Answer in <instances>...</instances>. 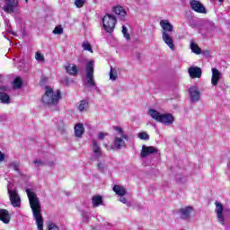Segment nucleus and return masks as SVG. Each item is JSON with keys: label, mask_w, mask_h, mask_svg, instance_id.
Returning <instances> with one entry per match:
<instances>
[{"label": "nucleus", "mask_w": 230, "mask_h": 230, "mask_svg": "<svg viewBox=\"0 0 230 230\" xmlns=\"http://www.w3.org/2000/svg\"><path fill=\"white\" fill-rule=\"evenodd\" d=\"M114 130H116L119 134V136H120V137H123V139H126V141H128V136L127 134H125V131H123V128H119V127H114Z\"/></svg>", "instance_id": "nucleus-27"}, {"label": "nucleus", "mask_w": 230, "mask_h": 230, "mask_svg": "<svg viewBox=\"0 0 230 230\" xmlns=\"http://www.w3.org/2000/svg\"><path fill=\"white\" fill-rule=\"evenodd\" d=\"M119 202H122V204H127L128 206V202L127 201V198L120 196Z\"/></svg>", "instance_id": "nucleus-41"}, {"label": "nucleus", "mask_w": 230, "mask_h": 230, "mask_svg": "<svg viewBox=\"0 0 230 230\" xmlns=\"http://www.w3.org/2000/svg\"><path fill=\"white\" fill-rule=\"evenodd\" d=\"M189 94L192 103H197V102L200 101V90L198 86H191L189 89Z\"/></svg>", "instance_id": "nucleus-8"}, {"label": "nucleus", "mask_w": 230, "mask_h": 230, "mask_svg": "<svg viewBox=\"0 0 230 230\" xmlns=\"http://www.w3.org/2000/svg\"><path fill=\"white\" fill-rule=\"evenodd\" d=\"M3 80V76L0 75V84ZM0 91H3L4 93H8L10 91V87L7 85L0 84Z\"/></svg>", "instance_id": "nucleus-35"}, {"label": "nucleus", "mask_w": 230, "mask_h": 230, "mask_svg": "<svg viewBox=\"0 0 230 230\" xmlns=\"http://www.w3.org/2000/svg\"><path fill=\"white\" fill-rule=\"evenodd\" d=\"M157 152H159V150H157V148L155 146H142V150L140 153V157H142V159H145V157H148V155H150L151 154H157Z\"/></svg>", "instance_id": "nucleus-9"}, {"label": "nucleus", "mask_w": 230, "mask_h": 230, "mask_svg": "<svg viewBox=\"0 0 230 230\" xmlns=\"http://www.w3.org/2000/svg\"><path fill=\"white\" fill-rule=\"evenodd\" d=\"M26 193L38 230H44V219L42 218V207H40V200H39L37 194L30 189L26 190Z\"/></svg>", "instance_id": "nucleus-1"}, {"label": "nucleus", "mask_w": 230, "mask_h": 230, "mask_svg": "<svg viewBox=\"0 0 230 230\" xmlns=\"http://www.w3.org/2000/svg\"><path fill=\"white\" fill-rule=\"evenodd\" d=\"M217 1H219V3H224V0H217Z\"/></svg>", "instance_id": "nucleus-46"}, {"label": "nucleus", "mask_w": 230, "mask_h": 230, "mask_svg": "<svg viewBox=\"0 0 230 230\" xmlns=\"http://www.w3.org/2000/svg\"><path fill=\"white\" fill-rule=\"evenodd\" d=\"M75 4L76 8H83L84 4H85V0H75Z\"/></svg>", "instance_id": "nucleus-37"}, {"label": "nucleus", "mask_w": 230, "mask_h": 230, "mask_svg": "<svg viewBox=\"0 0 230 230\" xmlns=\"http://www.w3.org/2000/svg\"><path fill=\"white\" fill-rule=\"evenodd\" d=\"M4 11H5L7 13H12L14 12L15 7L19 4V2L17 0H4Z\"/></svg>", "instance_id": "nucleus-12"}, {"label": "nucleus", "mask_w": 230, "mask_h": 230, "mask_svg": "<svg viewBox=\"0 0 230 230\" xmlns=\"http://www.w3.org/2000/svg\"><path fill=\"white\" fill-rule=\"evenodd\" d=\"M222 78V73L217 68H212L211 84L214 86L218 85V81Z\"/></svg>", "instance_id": "nucleus-14"}, {"label": "nucleus", "mask_w": 230, "mask_h": 230, "mask_svg": "<svg viewBox=\"0 0 230 230\" xmlns=\"http://www.w3.org/2000/svg\"><path fill=\"white\" fill-rule=\"evenodd\" d=\"M49 230H60L55 223H49Z\"/></svg>", "instance_id": "nucleus-39"}, {"label": "nucleus", "mask_w": 230, "mask_h": 230, "mask_svg": "<svg viewBox=\"0 0 230 230\" xmlns=\"http://www.w3.org/2000/svg\"><path fill=\"white\" fill-rule=\"evenodd\" d=\"M190 5L191 10L198 13H206V7L198 0H190Z\"/></svg>", "instance_id": "nucleus-10"}, {"label": "nucleus", "mask_w": 230, "mask_h": 230, "mask_svg": "<svg viewBox=\"0 0 230 230\" xmlns=\"http://www.w3.org/2000/svg\"><path fill=\"white\" fill-rule=\"evenodd\" d=\"M116 22H118V20L113 14L108 13L102 18V26L107 33H112L114 31Z\"/></svg>", "instance_id": "nucleus-5"}, {"label": "nucleus", "mask_w": 230, "mask_h": 230, "mask_svg": "<svg viewBox=\"0 0 230 230\" xmlns=\"http://www.w3.org/2000/svg\"><path fill=\"white\" fill-rule=\"evenodd\" d=\"M74 128L75 137H82V136H84V132H85V128H84V124L77 123L75 124Z\"/></svg>", "instance_id": "nucleus-20"}, {"label": "nucleus", "mask_w": 230, "mask_h": 230, "mask_svg": "<svg viewBox=\"0 0 230 230\" xmlns=\"http://www.w3.org/2000/svg\"><path fill=\"white\" fill-rule=\"evenodd\" d=\"M53 33L55 35H62V33H64V28H62V26H57L54 31Z\"/></svg>", "instance_id": "nucleus-34"}, {"label": "nucleus", "mask_w": 230, "mask_h": 230, "mask_svg": "<svg viewBox=\"0 0 230 230\" xmlns=\"http://www.w3.org/2000/svg\"><path fill=\"white\" fill-rule=\"evenodd\" d=\"M86 84L89 87H95L96 83L94 82V60H90L86 64Z\"/></svg>", "instance_id": "nucleus-6"}, {"label": "nucleus", "mask_w": 230, "mask_h": 230, "mask_svg": "<svg viewBox=\"0 0 230 230\" xmlns=\"http://www.w3.org/2000/svg\"><path fill=\"white\" fill-rule=\"evenodd\" d=\"M123 146H125V142L123 140V137H114V146L112 148V150H121V148H123Z\"/></svg>", "instance_id": "nucleus-17"}, {"label": "nucleus", "mask_w": 230, "mask_h": 230, "mask_svg": "<svg viewBox=\"0 0 230 230\" xmlns=\"http://www.w3.org/2000/svg\"><path fill=\"white\" fill-rule=\"evenodd\" d=\"M26 3H28V0H25Z\"/></svg>", "instance_id": "nucleus-48"}, {"label": "nucleus", "mask_w": 230, "mask_h": 230, "mask_svg": "<svg viewBox=\"0 0 230 230\" xmlns=\"http://www.w3.org/2000/svg\"><path fill=\"white\" fill-rule=\"evenodd\" d=\"M82 46L85 51H90L91 53H93V47H91V44L89 42L84 41Z\"/></svg>", "instance_id": "nucleus-33"}, {"label": "nucleus", "mask_w": 230, "mask_h": 230, "mask_svg": "<svg viewBox=\"0 0 230 230\" xmlns=\"http://www.w3.org/2000/svg\"><path fill=\"white\" fill-rule=\"evenodd\" d=\"M113 191H115L117 195H119V197H125V195H127V190L119 185H114Z\"/></svg>", "instance_id": "nucleus-21"}, {"label": "nucleus", "mask_w": 230, "mask_h": 230, "mask_svg": "<svg viewBox=\"0 0 230 230\" xmlns=\"http://www.w3.org/2000/svg\"><path fill=\"white\" fill-rule=\"evenodd\" d=\"M190 78H200L202 76V69L199 66H190L188 69Z\"/></svg>", "instance_id": "nucleus-13"}, {"label": "nucleus", "mask_w": 230, "mask_h": 230, "mask_svg": "<svg viewBox=\"0 0 230 230\" xmlns=\"http://www.w3.org/2000/svg\"><path fill=\"white\" fill-rule=\"evenodd\" d=\"M105 136H108L107 133H103V132H100L98 135V139H100L101 141L105 139Z\"/></svg>", "instance_id": "nucleus-40"}, {"label": "nucleus", "mask_w": 230, "mask_h": 230, "mask_svg": "<svg viewBox=\"0 0 230 230\" xmlns=\"http://www.w3.org/2000/svg\"><path fill=\"white\" fill-rule=\"evenodd\" d=\"M160 26L162 28V39L164 42L172 49L175 50V44H173V38L172 37V31H173V25L168 22V20L160 21Z\"/></svg>", "instance_id": "nucleus-2"}, {"label": "nucleus", "mask_w": 230, "mask_h": 230, "mask_svg": "<svg viewBox=\"0 0 230 230\" xmlns=\"http://www.w3.org/2000/svg\"><path fill=\"white\" fill-rule=\"evenodd\" d=\"M113 12H115L116 15H120V17H125V15H127V12L121 6L114 7Z\"/></svg>", "instance_id": "nucleus-26"}, {"label": "nucleus", "mask_w": 230, "mask_h": 230, "mask_svg": "<svg viewBox=\"0 0 230 230\" xmlns=\"http://www.w3.org/2000/svg\"><path fill=\"white\" fill-rule=\"evenodd\" d=\"M5 155L3 154V152L0 151V163H3L4 161Z\"/></svg>", "instance_id": "nucleus-44"}, {"label": "nucleus", "mask_w": 230, "mask_h": 230, "mask_svg": "<svg viewBox=\"0 0 230 230\" xmlns=\"http://www.w3.org/2000/svg\"><path fill=\"white\" fill-rule=\"evenodd\" d=\"M9 168H13V170H14V172H16L17 173H19V175H22L21 173V162L15 161V162H11L9 164Z\"/></svg>", "instance_id": "nucleus-23"}, {"label": "nucleus", "mask_w": 230, "mask_h": 230, "mask_svg": "<svg viewBox=\"0 0 230 230\" xmlns=\"http://www.w3.org/2000/svg\"><path fill=\"white\" fill-rule=\"evenodd\" d=\"M87 109H89V102L85 100L81 101L78 105V111H80V112H85Z\"/></svg>", "instance_id": "nucleus-24"}, {"label": "nucleus", "mask_w": 230, "mask_h": 230, "mask_svg": "<svg viewBox=\"0 0 230 230\" xmlns=\"http://www.w3.org/2000/svg\"><path fill=\"white\" fill-rule=\"evenodd\" d=\"M92 204L93 208H98V206H102V204H103V198H102V196H93L92 199Z\"/></svg>", "instance_id": "nucleus-22"}, {"label": "nucleus", "mask_w": 230, "mask_h": 230, "mask_svg": "<svg viewBox=\"0 0 230 230\" xmlns=\"http://www.w3.org/2000/svg\"><path fill=\"white\" fill-rule=\"evenodd\" d=\"M215 205L217 220L222 224V226H225L226 220L224 219V206H222L218 201H216Z\"/></svg>", "instance_id": "nucleus-11"}, {"label": "nucleus", "mask_w": 230, "mask_h": 230, "mask_svg": "<svg viewBox=\"0 0 230 230\" xmlns=\"http://www.w3.org/2000/svg\"><path fill=\"white\" fill-rule=\"evenodd\" d=\"M33 164L35 166V168H40V166H44V162H42V160H34L33 161Z\"/></svg>", "instance_id": "nucleus-38"}, {"label": "nucleus", "mask_w": 230, "mask_h": 230, "mask_svg": "<svg viewBox=\"0 0 230 230\" xmlns=\"http://www.w3.org/2000/svg\"><path fill=\"white\" fill-rule=\"evenodd\" d=\"M45 89L46 92L41 99L43 105H46L47 107H57L58 102H60V99L62 98L60 90L55 92L49 86H46Z\"/></svg>", "instance_id": "nucleus-3"}, {"label": "nucleus", "mask_w": 230, "mask_h": 230, "mask_svg": "<svg viewBox=\"0 0 230 230\" xmlns=\"http://www.w3.org/2000/svg\"><path fill=\"white\" fill-rule=\"evenodd\" d=\"M190 49L192 53H196V55H200L201 49L199 48V45L195 44L194 42L190 43Z\"/></svg>", "instance_id": "nucleus-29"}, {"label": "nucleus", "mask_w": 230, "mask_h": 230, "mask_svg": "<svg viewBox=\"0 0 230 230\" xmlns=\"http://www.w3.org/2000/svg\"><path fill=\"white\" fill-rule=\"evenodd\" d=\"M191 211H193L192 207H186V208H181L179 210V213L183 220H188V218H190L191 215Z\"/></svg>", "instance_id": "nucleus-15"}, {"label": "nucleus", "mask_w": 230, "mask_h": 230, "mask_svg": "<svg viewBox=\"0 0 230 230\" xmlns=\"http://www.w3.org/2000/svg\"><path fill=\"white\" fill-rule=\"evenodd\" d=\"M49 166H55V163L49 162Z\"/></svg>", "instance_id": "nucleus-45"}, {"label": "nucleus", "mask_w": 230, "mask_h": 230, "mask_svg": "<svg viewBox=\"0 0 230 230\" xmlns=\"http://www.w3.org/2000/svg\"><path fill=\"white\" fill-rule=\"evenodd\" d=\"M148 114L153 119H155V121L159 123H164V125H172L173 123V115L171 113L161 114L159 111L150 109Z\"/></svg>", "instance_id": "nucleus-4"}, {"label": "nucleus", "mask_w": 230, "mask_h": 230, "mask_svg": "<svg viewBox=\"0 0 230 230\" xmlns=\"http://www.w3.org/2000/svg\"><path fill=\"white\" fill-rule=\"evenodd\" d=\"M104 146L107 148V144H105Z\"/></svg>", "instance_id": "nucleus-47"}, {"label": "nucleus", "mask_w": 230, "mask_h": 230, "mask_svg": "<svg viewBox=\"0 0 230 230\" xmlns=\"http://www.w3.org/2000/svg\"><path fill=\"white\" fill-rule=\"evenodd\" d=\"M35 58L38 62H44V55H42L40 52H36Z\"/></svg>", "instance_id": "nucleus-36"}, {"label": "nucleus", "mask_w": 230, "mask_h": 230, "mask_svg": "<svg viewBox=\"0 0 230 230\" xmlns=\"http://www.w3.org/2000/svg\"><path fill=\"white\" fill-rule=\"evenodd\" d=\"M13 89H21L22 87V79L16 77L13 81Z\"/></svg>", "instance_id": "nucleus-28"}, {"label": "nucleus", "mask_w": 230, "mask_h": 230, "mask_svg": "<svg viewBox=\"0 0 230 230\" xmlns=\"http://www.w3.org/2000/svg\"><path fill=\"white\" fill-rule=\"evenodd\" d=\"M8 119V116L6 114L0 115V121H6Z\"/></svg>", "instance_id": "nucleus-42"}, {"label": "nucleus", "mask_w": 230, "mask_h": 230, "mask_svg": "<svg viewBox=\"0 0 230 230\" xmlns=\"http://www.w3.org/2000/svg\"><path fill=\"white\" fill-rule=\"evenodd\" d=\"M8 194H9L12 206H13V208H20L21 197H19V194H17V191L8 189Z\"/></svg>", "instance_id": "nucleus-7"}, {"label": "nucleus", "mask_w": 230, "mask_h": 230, "mask_svg": "<svg viewBox=\"0 0 230 230\" xmlns=\"http://www.w3.org/2000/svg\"><path fill=\"white\" fill-rule=\"evenodd\" d=\"M137 137H139V139H142L144 141H148V139H150V136L146 132L138 133Z\"/></svg>", "instance_id": "nucleus-32"}, {"label": "nucleus", "mask_w": 230, "mask_h": 230, "mask_svg": "<svg viewBox=\"0 0 230 230\" xmlns=\"http://www.w3.org/2000/svg\"><path fill=\"white\" fill-rule=\"evenodd\" d=\"M122 33L123 37L127 39V40H130V33H128V29L125 25L122 26Z\"/></svg>", "instance_id": "nucleus-31"}, {"label": "nucleus", "mask_w": 230, "mask_h": 230, "mask_svg": "<svg viewBox=\"0 0 230 230\" xmlns=\"http://www.w3.org/2000/svg\"><path fill=\"white\" fill-rule=\"evenodd\" d=\"M92 150L95 159H99V157H102V149L100 148V145H98V142H96L95 140H93Z\"/></svg>", "instance_id": "nucleus-18"}, {"label": "nucleus", "mask_w": 230, "mask_h": 230, "mask_svg": "<svg viewBox=\"0 0 230 230\" xmlns=\"http://www.w3.org/2000/svg\"><path fill=\"white\" fill-rule=\"evenodd\" d=\"M10 213L8 212V210L4 209V208H0V220L4 223V224H10Z\"/></svg>", "instance_id": "nucleus-19"}, {"label": "nucleus", "mask_w": 230, "mask_h": 230, "mask_svg": "<svg viewBox=\"0 0 230 230\" xmlns=\"http://www.w3.org/2000/svg\"><path fill=\"white\" fill-rule=\"evenodd\" d=\"M104 169H105V165L103 164H102V163H99L98 164V170L100 172H103Z\"/></svg>", "instance_id": "nucleus-43"}, {"label": "nucleus", "mask_w": 230, "mask_h": 230, "mask_svg": "<svg viewBox=\"0 0 230 230\" xmlns=\"http://www.w3.org/2000/svg\"><path fill=\"white\" fill-rule=\"evenodd\" d=\"M65 70L70 76H76L78 75V67L74 64H67L65 66Z\"/></svg>", "instance_id": "nucleus-16"}, {"label": "nucleus", "mask_w": 230, "mask_h": 230, "mask_svg": "<svg viewBox=\"0 0 230 230\" xmlns=\"http://www.w3.org/2000/svg\"><path fill=\"white\" fill-rule=\"evenodd\" d=\"M0 102L2 103H10V95L6 93L0 92Z\"/></svg>", "instance_id": "nucleus-25"}, {"label": "nucleus", "mask_w": 230, "mask_h": 230, "mask_svg": "<svg viewBox=\"0 0 230 230\" xmlns=\"http://www.w3.org/2000/svg\"><path fill=\"white\" fill-rule=\"evenodd\" d=\"M118 78V70L116 68L111 67V72H110V80L115 81Z\"/></svg>", "instance_id": "nucleus-30"}]
</instances>
